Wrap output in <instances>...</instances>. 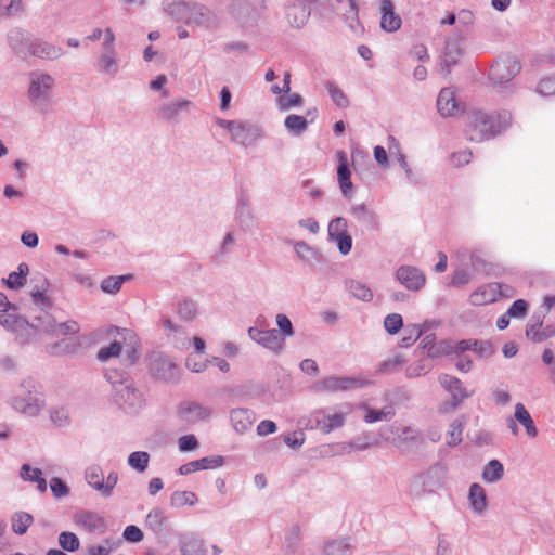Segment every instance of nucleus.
Wrapping results in <instances>:
<instances>
[{
    "mask_svg": "<svg viewBox=\"0 0 555 555\" xmlns=\"http://www.w3.org/2000/svg\"><path fill=\"white\" fill-rule=\"evenodd\" d=\"M466 115L465 132L472 142H483L502 134L511 126L512 114L507 111L487 113L477 107L463 109Z\"/></svg>",
    "mask_w": 555,
    "mask_h": 555,
    "instance_id": "1",
    "label": "nucleus"
},
{
    "mask_svg": "<svg viewBox=\"0 0 555 555\" xmlns=\"http://www.w3.org/2000/svg\"><path fill=\"white\" fill-rule=\"evenodd\" d=\"M171 15L184 20L186 24L195 25L208 31L220 29L223 21L222 13L199 2H177L169 7Z\"/></svg>",
    "mask_w": 555,
    "mask_h": 555,
    "instance_id": "2",
    "label": "nucleus"
},
{
    "mask_svg": "<svg viewBox=\"0 0 555 555\" xmlns=\"http://www.w3.org/2000/svg\"><path fill=\"white\" fill-rule=\"evenodd\" d=\"M55 79L46 72H30L27 98L41 113H47L52 103Z\"/></svg>",
    "mask_w": 555,
    "mask_h": 555,
    "instance_id": "3",
    "label": "nucleus"
},
{
    "mask_svg": "<svg viewBox=\"0 0 555 555\" xmlns=\"http://www.w3.org/2000/svg\"><path fill=\"white\" fill-rule=\"evenodd\" d=\"M147 369L155 379L165 383H177L180 378L179 366L160 351L147 354Z\"/></svg>",
    "mask_w": 555,
    "mask_h": 555,
    "instance_id": "4",
    "label": "nucleus"
},
{
    "mask_svg": "<svg viewBox=\"0 0 555 555\" xmlns=\"http://www.w3.org/2000/svg\"><path fill=\"white\" fill-rule=\"evenodd\" d=\"M438 380L441 387L451 395V400L441 405V411L444 413L454 411L465 399L472 397L474 393V391L467 390L461 379L455 376L441 374Z\"/></svg>",
    "mask_w": 555,
    "mask_h": 555,
    "instance_id": "5",
    "label": "nucleus"
},
{
    "mask_svg": "<svg viewBox=\"0 0 555 555\" xmlns=\"http://www.w3.org/2000/svg\"><path fill=\"white\" fill-rule=\"evenodd\" d=\"M446 468L440 463H435L426 470L413 477L412 486L417 490V495L434 493L442 487Z\"/></svg>",
    "mask_w": 555,
    "mask_h": 555,
    "instance_id": "6",
    "label": "nucleus"
},
{
    "mask_svg": "<svg viewBox=\"0 0 555 555\" xmlns=\"http://www.w3.org/2000/svg\"><path fill=\"white\" fill-rule=\"evenodd\" d=\"M371 382L369 379L360 378V377H338V376H328L319 382H317L313 386L315 391L319 392H337V391H348L351 389L363 388L370 385Z\"/></svg>",
    "mask_w": 555,
    "mask_h": 555,
    "instance_id": "7",
    "label": "nucleus"
},
{
    "mask_svg": "<svg viewBox=\"0 0 555 555\" xmlns=\"http://www.w3.org/2000/svg\"><path fill=\"white\" fill-rule=\"evenodd\" d=\"M113 397L118 406L129 413H137L144 402L142 392L132 379L114 390Z\"/></svg>",
    "mask_w": 555,
    "mask_h": 555,
    "instance_id": "8",
    "label": "nucleus"
},
{
    "mask_svg": "<svg viewBox=\"0 0 555 555\" xmlns=\"http://www.w3.org/2000/svg\"><path fill=\"white\" fill-rule=\"evenodd\" d=\"M228 12L242 26H254L260 17L257 9L247 0H232Z\"/></svg>",
    "mask_w": 555,
    "mask_h": 555,
    "instance_id": "9",
    "label": "nucleus"
},
{
    "mask_svg": "<svg viewBox=\"0 0 555 555\" xmlns=\"http://www.w3.org/2000/svg\"><path fill=\"white\" fill-rule=\"evenodd\" d=\"M248 336L250 339L274 353H280L283 348L284 339L275 328L260 330L256 326H251L248 328Z\"/></svg>",
    "mask_w": 555,
    "mask_h": 555,
    "instance_id": "10",
    "label": "nucleus"
},
{
    "mask_svg": "<svg viewBox=\"0 0 555 555\" xmlns=\"http://www.w3.org/2000/svg\"><path fill=\"white\" fill-rule=\"evenodd\" d=\"M397 281L408 291L418 292L426 283L424 273L413 266H401L396 270Z\"/></svg>",
    "mask_w": 555,
    "mask_h": 555,
    "instance_id": "11",
    "label": "nucleus"
},
{
    "mask_svg": "<svg viewBox=\"0 0 555 555\" xmlns=\"http://www.w3.org/2000/svg\"><path fill=\"white\" fill-rule=\"evenodd\" d=\"M426 444L420 430L410 426L402 429L401 435L395 439V446L404 453H416Z\"/></svg>",
    "mask_w": 555,
    "mask_h": 555,
    "instance_id": "12",
    "label": "nucleus"
},
{
    "mask_svg": "<svg viewBox=\"0 0 555 555\" xmlns=\"http://www.w3.org/2000/svg\"><path fill=\"white\" fill-rule=\"evenodd\" d=\"M21 387L28 392L26 398H15L13 406L27 415L35 416L40 412L39 399L33 396V390L36 388V382L33 378L24 379Z\"/></svg>",
    "mask_w": 555,
    "mask_h": 555,
    "instance_id": "13",
    "label": "nucleus"
},
{
    "mask_svg": "<svg viewBox=\"0 0 555 555\" xmlns=\"http://www.w3.org/2000/svg\"><path fill=\"white\" fill-rule=\"evenodd\" d=\"M211 413L212 410L210 408L193 401H184L178 409L179 417L188 424L206 421L210 417Z\"/></svg>",
    "mask_w": 555,
    "mask_h": 555,
    "instance_id": "14",
    "label": "nucleus"
},
{
    "mask_svg": "<svg viewBox=\"0 0 555 555\" xmlns=\"http://www.w3.org/2000/svg\"><path fill=\"white\" fill-rule=\"evenodd\" d=\"M261 137L259 127L245 121H237L232 133L231 141L243 145L250 146Z\"/></svg>",
    "mask_w": 555,
    "mask_h": 555,
    "instance_id": "15",
    "label": "nucleus"
},
{
    "mask_svg": "<svg viewBox=\"0 0 555 555\" xmlns=\"http://www.w3.org/2000/svg\"><path fill=\"white\" fill-rule=\"evenodd\" d=\"M310 14L311 8L302 1L289 0L285 5V17L292 27L301 28L308 22Z\"/></svg>",
    "mask_w": 555,
    "mask_h": 555,
    "instance_id": "16",
    "label": "nucleus"
},
{
    "mask_svg": "<svg viewBox=\"0 0 555 555\" xmlns=\"http://www.w3.org/2000/svg\"><path fill=\"white\" fill-rule=\"evenodd\" d=\"M9 47L17 54V55H26L29 51L30 46L34 41L33 35L21 28L13 27L9 30L7 36Z\"/></svg>",
    "mask_w": 555,
    "mask_h": 555,
    "instance_id": "17",
    "label": "nucleus"
},
{
    "mask_svg": "<svg viewBox=\"0 0 555 555\" xmlns=\"http://www.w3.org/2000/svg\"><path fill=\"white\" fill-rule=\"evenodd\" d=\"M338 159L337 166V179L339 183V188L341 190V194L346 198H350L353 192V184L351 181V171L347 158V154L344 151H338L336 153Z\"/></svg>",
    "mask_w": 555,
    "mask_h": 555,
    "instance_id": "18",
    "label": "nucleus"
},
{
    "mask_svg": "<svg viewBox=\"0 0 555 555\" xmlns=\"http://www.w3.org/2000/svg\"><path fill=\"white\" fill-rule=\"evenodd\" d=\"M437 109L441 117H452L464 108H461L455 92L451 88H442L437 98Z\"/></svg>",
    "mask_w": 555,
    "mask_h": 555,
    "instance_id": "19",
    "label": "nucleus"
},
{
    "mask_svg": "<svg viewBox=\"0 0 555 555\" xmlns=\"http://www.w3.org/2000/svg\"><path fill=\"white\" fill-rule=\"evenodd\" d=\"M380 27L387 33H393L401 27L402 20L395 11V4L391 0H380Z\"/></svg>",
    "mask_w": 555,
    "mask_h": 555,
    "instance_id": "20",
    "label": "nucleus"
},
{
    "mask_svg": "<svg viewBox=\"0 0 555 555\" xmlns=\"http://www.w3.org/2000/svg\"><path fill=\"white\" fill-rule=\"evenodd\" d=\"M223 464L224 457L221 455L206 456L181 465L179 467V474L182 476L190 475L198 470L218 468Z\"/></svg>",
    "mask_w": 555,
    "mask_h": 555,
    "instance_id": "21",
    "label": "nucleus"
},
{
    "mask_svg": "<svg viewBox=\"0 0 555 555\" xmlns=\"http://www.w3.org/2000/svg\"><path fill=\"white\" fill-rule=\"evenodd\" d=\"M192 106V102L184 99H179L170 103L163 104L158 108V117L165 121H176L182 112H188Z\"/></svg>",
    "mask_w": 555,
    "mask_h": 555,
    "instance_id": "22",
    "label": "nucleus"
},
{
    "mask_svg": "<svg viewBox=\"0 0 555 555\" xmlns=\"http://www.w3.org/2000/svg\"><path fill=\"white\" fill-rule=\"evenodd\" d=\"M179 546L181 555H207L204 541L194 533L181 534Z\"/></svg>",
    "mask_w": 555,
    "mask_h": 555,
    "instance_id": "23",
    "label": "nucleus"
},
{
    "mask_svg": "<svg viewBox=\"0 0 555 555\" xmlns=\"http://www.w3.org/2000/svg\"><path fill=\"white\" fill-rule=\"evenodd\" d=\"M230 420L235 431L244 434L251 427L255 414L249 409L237 408L230 412Z\"/></svg>",
    "mask_w": 555,
    "mask_h": 555,
    "instance_id": "24",
    "label": "nucleus"
},
{
    "mask_svg": "<svg viewBox=\"0 0 555 555\" xmlns=\"http://www.w3.org/2000/svg\"><path fill=\"white\" fill-rule=\"evenodd\" d=\"M75 522L83 526L89 532H103L105 529L104 519L91 511H81L75 514Z\"/></svg>",
    "mask_w": 555,
    "mask_h": 555,
    "instance_id": "25",
    "label": "nucleus"
},
{
    "mask_svg": "<svg viewBox=\"0 0 555 555\" xmlns=\"http://www.w3.org/2000/svg\"><path fill=\"white\" fill-rule=\"evenodd\" d=\"M145 526L160 539L168 526V518L160 507H154L146 515Z\"/></svg>",
    "mask_w": 555,
    "mask_h": 555,
    "instance_id": "26",
    "label": "nucleus"
},
{
    "mask_svg": "<svg viewBox=\"0 0 555 555\" xmlns=\"http://www.w3.org/2000/svg\"><path fill=\"white\" fill-rule=\"evenodd\" d=\"M28 53L43 60H55L62 55L63 51L59 47L34 38Z\"/></svg>",
    "mask_w": 555,
    "mask_h": 555,
    "instance_id": "27",
    "label": "nucleus"
},
{
    "mask_svg": "<svg viewBox=\"0 0 555 555\" xmlns=\"http://www.w3.org/2000/svg\"><path fill=\"white\" fill-rule=\"evenodd\" d=\"M350 212L358 222L365 227L366 230L375 231L378 229L377 217L374 211L367 208L366 205H353L350 208Z\"/></svg>",
    "mask_w": 555,
    "mask_h": 555,
    "instance_id": "28",
    "label": "nucleus"
},
{
    "mask_svg": "<svg viewBox=\"0 0 555 555\" xmlns=\"http://www.w3.org/2000/svg\"><path fill=\"white\" fill-rule=\"evenodd\" d=\"M468 500L475 513L481 514L487 507V494L479 483L469 487Z\"/></svg>",
    "mask_w": 555,
    "mask_h": 555,
    "instance_id": "29",
    "label": "nucleus"
},
{
    "mask_svg": "<svg viewBox=\"0 0 555 555\" xmlns=\"http://www.w3.org/2000/svg\"><path fill=\"white\" fill-rule=\"evenodd\" d=\"M514 417L517 422H519L526 429V433L529 437L534 438L538 435V429L534 425V422L527 411L522 403H517L515 405Z\"/></svg>",
    "mask_w": 555,
    "mask_h": 555,
    "instance_id": "30",
    "label": "nucleus"
},
{
    "mask_svg": "<svg viewBox=\"0 0 555 555\" xmlns=\"http://www.w3.org/2000/svg\"><path fill=\"white\" fill-rule=\"evenodd\" d=\"M345 417L341 413H335L333 415H323L322 418L315 416V426L323 433L328 434L335 428H339L344 425Z\"/></svg>",
    "mask_w": 555,
    "mask_h": 555,
    "instance_id": "31",
    "label": "nucleus"
},
{
    "mask_svg": "<svg viewBox=\"0 0 555 555\" xmlns=\"http://www.w3.org/2000/svg\"><path fill=\"white\" fill-rule=\"evenodd\" d=\"M309 120L300 115L291 114L286 116L284 126L292 135H301L308 129Z\"/></svg>",
    "mask_w": 555,
    "mask_h": 555,
    "instance_id": "32",
    "label": "nucleus"
},
{
    "mask_svg": "<svg viewBox=\"0 0 555 555\" xmlns=\"http://www.w3.org/2000/svg\"><path fill=\"white\" fill-rule=\"evenodd\" d=\"M504 475L503 464L499 460L489 461L482 469V479L486 482L494 483L500 481Z\"/></svg>",
    "mask_w": 555,
    "mask_h": 555,
    "instance_id": "33",
    "label": "nucleus"
},
{
    "mask_svg": "<svg viewBox=\"0 0 555 555\" xmlns=\"http://www.w3.org/2000/svg\"><path fill=\"white\" fill-rule=\"evenodd\" d=\"M324 555H351L352 545L349 539L331 540L324 545Z\"/></svg>",
    "mask_w": 555,
    "mask_h": 555,
    "instance_id": "34",
    "label": "nucleus"
},
{
    "mask_svg": "<svg viewBox=\"0 0 555 555\" xmlns=\"http://www.w3.org/2000/svg\"><path fill=\"white\" fill-rule=\"evenodd\" d=\"M28 326L35 328L38 332L52 335H54L56 332V321L51 314L47 312L36 317L31 323L28 322Z\"/></svg>",
    "mask_w": 555,
    "mask_h": 555,
    "instance_id": "35",
    "label": "nucleus"
},
{
    "mask_svg": "<svg viewBox=\"0 0 555 555\" xmlns=\"http://www.w3.org/2000/svg\"><path fill=\"white\" fill-rule=\"evenodd\" d=\"M29 272L28 264L22 262L17 267V271H13L9 274L8 279L4 281L5 285L10 289H17L26 283V276Z\"/></svg>",
    "mask_w": 555,
    "mask_h": 555,
    "instance_id": "36",
    "label": "nucleus"
},
{
    "mask_svg": "<svg viewBox=\"0 0 555 555\" xmlns=\"http://www.w3.org/2000/svg\"><path fill=\"white\" fill-rule=\"evenodd\" d=\"M462 54V49L457 41H448L446 43L444 53L441 60V65L452 67L459 65L457 57Z\"/></svg>",
    "mask_w": 555,
    "mask_h": 555,
    "instance_id": "37",
    "label": "nucleus"
},
{
    "mask_svg": "<svg viewBox=\"0 0 555 555\" xmlns=\"http://www.w3.org/2000/svg\"><path fill=\"white\" fill-rule=\"evenodd\" d=\"M11 521L13 532L22 535L26 533L27 529L33 524L34 517L26 512H16L13 514Z\"/></svg>",
    "mask_w": 555,
    "mask_h": 555,
    "instance_id": "38",
    "label": "nucleus"
},
{
    "mask_svg": "<svg viewBox=\"0 0 555 555\" xmlns=\"http://www.w3.org/2000/svg\"><path fill=\"white\" fill-rule=\"evenodd\" d=\"M347 289L359 300L371 301L373 298V292L371 288L359 281L350 280L346 283Z\"/></svg>",
    "mask_w": 555,
    "mask_h": 555,
    "instance_id": "39",
    "label": "nucleus"
},
{
    "mask_svg": "<svg viewBox=\"0 0 555 555\" xmlns=\"http://www.w3.org/2000/svg\"><path fill=\"white\" fill-rule=\"evenodd\" d=\"M489 83L499 90L506 91L514 78L513 72H488Z\"/></svg>",
    "mask_w": 555,
    "mask_h": 555,
    "instance_id": "40",
    "label": "nucleus"
},
{
    "mask_svg": "<svg viewBox=\"0 0 555 555\" xmlns=\"http://www.w3.org/2000/svg\"><path fill=\"white\" fill-rule=\"evenodd\" d=\"M466 423L465 415H461L450 424L448 431L449 440L448 446L456 447L462 442V433Z\"/></svg>",
    "mask_w": 555,
    "mask_h": 555,
    "instance_id": "41",
    "label": "nucleus"
},
{
    "mask_svg": "<svg viewBox=\"0 0 555 555\" xmlns=\"http://www.w3.org/2000/svg\"><path fill=\"white\" fill-rule=\"evenodd\" d=\"M404 363L405 358L402 354H396L395 357L378 363L376 366V374L384 375L398 372Z\"/></svg>",
    "mask_w": 555,
    "mask_h": 555,
    "instance_id": "42",
    "label": "nucleus"
},
{
    "mask_svg": "<svg viewBox=\"0 0 555 555\" xmlns=\"http://www.w3.org/2000/svg\"><path fill=\"white\" fill-rule=\"evenodd\" d=\"M197 501V495L192 491H175L170 496L171 506L177 508L185 505L193 506Z\"/></svg>",
    "mask_w": 555,
    "mask_h": 555,
    "instance_id": "43",
    "label": "nucleus"
},
{
    "mask_svg": "<svg viewBox=\"0 0 555 555\" xmlns=\"http://www.w3.org/2000/svg\"><path fill=\"white\" fill-rule=\"evenodd\" d=\"M131 278V274L107 276L101 282V289L107 294H116L119 292L121 285Z\"/></svg>",
    "mask_w": 555,
    "mask_h": 555,
    "instance_id": "44",
    "label": "nucleus"
},
{
    "mask_svg": "<svg viewBox=\"0 0 555 555\" xmlns=\"http://www.w3.org/2000/svg\"><path fill=\"white\" fill-rule=\"evenodd\" d=\"M85 477L90 487L101 492L103 488L104 474L99 465L88 467Z\"/></svg>",
    "mask_w": 555,
    "mask_h": 555,
    "instance_id": "45",
    "label": "nucleus"
},
{
    "mask_svg": "<svg viewBox=\"0 0 555 555\" xmlns=\"http://www.w3.org/2000/svg\"><path fill=\"white\" fill-rule=\"evenodd\" d=\"M149 461L150 454L145 451H134L128 456V465L139 473L146 470Z\"/></svg>",
    "mask_w": 555,
    "mask_h": 555,
    "instance_id": "46",
    "label": "nucleus"
},
{
    "mask_svg": "<svg viewBox=\"0 0 555 555\" xmlns=\"http://www.w3.org/2000/svg\"><path fill=\"white\" fill-rule=\"evenodd\" d=\"M77 350V344L67 339H62L57 343L50 345L47 351L51 356H64L73 353Z\"/></svg>",
    "mask_w": 555,
    "mask_h": 555,
    "instance_id": "47",
    "label": "nucleus"
},
{
    "mask_svg": "<svg viewBox=\"0 0 555 555\" xmlns=\"http://www.w3.org/2000/svg\"><path fill=\"white\" fill-rule=\"evenodd\" d=\"M422 336V330L418 324H409L404 327V335L399 341V347L408 348L412 346Z\"/></svg>",
    "mask_w": 555,
    "mask_h": 555,
    "instance_id": "48",
    "label": "nucleus"
},
{
    "mask_svg": "<svg viewBox=\"0 0 555 555\" xmlns=\"http://www.w3.org/2000/svg\"><path fill=\"white\" fill-rule=\"evenodd\" d=\"M59 544L66 552H76L80 546V541L74 532L63 531L59 535Z\"/></svg>",
    "mask_w": 555,
    "mask_h": 555,
    "instance_id": "49",
    "label": "nucleus"
},
{
    "mask_svg": "<svg viewBox=\"0 0 555 555\" xmlns=\"http://www.w3.org/2000/svg\"><path fill=\"white\" fill-rule=\"evenodd\" d=\"M496 67L498 69H515L521 68L520 61L511 53H504L498 56L494 64L492 65V68Z\"/></svg>",
    "mask_w": 555,
    "mask_h": 555,
    "instance_id": "50",
    "label": "nucleus"
},
{
    "mask_svg": "<svg viewBox=\"0 0 555 555\" xmlns=\"http://www.w3.org/2000/svg\"><path fill=\"white\" fill-rule=\"evenodd\" d=\"M0 325L3 326L8 331H16L23 325L28 326V321L21 317L14 314H1L0 315Z\"/></svg>",
    "mask_w": 555,
    "mask_h": 555,
    "instance_id": "51",
    "label": "nucleus"
},
{
    "mask_svg": "<svg viewBox=\"0 0 555 555\" xmlns=\"http://www.w3.org/2000/svg\"><path fill=\"white\" fill-rule=\"evenodd\" d=\"M330 96L336 106L339 108H345L349 105V101L343 90L337 87L334 82L328 81L326 83Z\"/></svg>",
    "mask_w": 555,
    "mask_h": 555,
    "instance_id": "52",
    "label": "nucleus"
},
{
    "mask_svg": "<svg viewBox=\"0 0 555 555\" xmlns=\"http://www.w3.org/2000/svg\"><path fill=\"white\" fill-rule=\"evenodd\" d=\"M105 377L111 383L113 390H116L117 388H119V386H122L131 380L127 373L118 370H107L105 373Z\"/></svg>",
    "mask_w": 555,
    "mask_h": 555,
    "instance_id": "53",
    "label": "nucleus"
},
{
    "mask_svg": "<svg viewBox=\"0 0 555 555\" xmlns=\"http://www.w3.org/2000/svg\"><path fill=\"white\" fill-rule=\"evenodd\" d=\"M384 327L390 335L397 334L403 327V318L399 313H390L384 320Z\"/></svg>",
    "mask_w": 555,
    "mask_h": 555,
    "instance_id": "54",
    "label": "nucleus"
},
{
    "mask_svg": "<svg viewBox=\"0 0 555 555\" xmlns=\"http://www.w3.org/2000/svg\"><path fill=\"white\" fill-rule=\"evenodd\" d=\"M121 352V344L114 340L109 346L102 347L96 354L99 361H107L111 358L118 357Z\"/></svg>",
    "mask_w": 555,
    "mask_h": 555,
    "instance_id": "55",
    "label": "nucleus"
},
{
    "mask_svg": "<svg viewBox=\"0 0 555 555\" xmlns=\"http://www.w3.org/2000/svg\"><path fill=\"white\" fill-rule=\"evenodd\" d=\"M46 285H48V280L43 279L42 285H36L30 292V296L35 304L41 302L46 307H51L52 302L50 298L46 295Z\"/></svg>",
    "mask_w": 555,
    "mask_h": 555,
    "instance_id": "56",
    "label": "nucleus"
},
{
    "mask_svg": "<svg viewBox=\"0 0 555 555\" xmlns=\"http://www.w3.org/2000/svg\"><path fill=\"white\" fill-rule=\"evenodd\" d=\"M430 370L431 365L429 363H427L425 360H420L406 367L405 375L408 378H414L417 376L425 375Z\"/></svg>",
    "mask_w": 555,
    "mask_h": 555,
    "instance_id": "57",
    "label": "nucleus"
},
{
    "mask_svg": "<svg viewBox=\"0 0 555 555\" xmlns=\"http://www.w3.org/2000/svg\"><path fill=\"white\" fill-rule=\"evenodd\" d=\"M276 324L279 326V334L281 337H283V339L294 335L293 324L286 314L279 313L276 315Z\"/></svg>",
    "mask_w": 555,
    "mask_h": 555,
    "instance_id": "58",
    "label": "nucleus"
},
{
    "mask_svg": "<svg viewBox=\"0 0 555 555\" xmlns=\"http://www.w3.org/2000/svg\"><path fill=\"white\" fill-rule=\"evenodd\" d=\"M335 242L340 254L348 255L352 248V237L348 233H340L330 238Z\"/></svg>",
    "mask_w": 555,
    "mask_h": 555,
    "instance_id": "59",
    "label": "nucleus"
},
{
    "mask_svg": "<svg viewBox=\"0 0 555 555\" xmlns=\"http://www.w3.org/2000/svg\"><path fill=\"white\" fill-rule=\"evenodd\" d=\"M451 356L461 357L463 353H465L468 350H472L473 346H476V341H473V339H462V340H451Z\"/></svg>",
    "mask_w": 555,
    "mask_h": 555,
    "instance_id": "60",
    "label": "nucleus"
},
{
    "mask_svg": "<svg viewBox=\"0 0 555 555\" xmlns=\"http://www.w3.org/2000/svg\"><path fill=\"white\" fill-rule=\"evenodd\" d=\"M50 489L55 498L67 496L70 492L69 487L59 477L50 480Z\"/></svg>",
    "mask_w": 555,
    "mask_h": 555,
    "instance_id": "61",
    "label": "nucleus"
},
{
    "mask_svg": "<svg viewBox=\"0 0 555 555\" xmlns=\"http://www.w3.org/2000/svg\"><path fill=\"white\" fill-rule=\"evenodd\" d=\"M122 538L129 543H139L144 539V534L138 526L129 525L125 528Z\"/></svg>",
    "mask_w": 555,
    "mask_h": 555,
    "instance_id": "62",
    "label": "nucleus"
},
{
    "mask_svg": "<svg viewBox=\"0 0 555 555\" xmlns=\"http://www.w3.org/2000/svg\"><path fill=\"white\" fill-rule=\"evenodd\" d=\"M529 304L524 299L515 300L507 309V315L511 318L525 317L528 312Z\"/></svg>",
    "mask_w": 555,
    "mask_h": 555,
    "instance_id": "63",
    "label": "nucleus"
},
{
    "mask_svg": "<svg viewBox=\"0 0 555 555\" xmlns=\"http://www.w3.org/2000/svg\"><path fill=\"white\" fill-rule=\"evenodd\" d=\"M537 91L543 95L555 94V75L542 79L537 86Z\"/></svg>",
    "mask_w": 555,
    "mask_h": 555,
    "instance_id": "64",
    "label": "nucleus"
}]
</instances>
